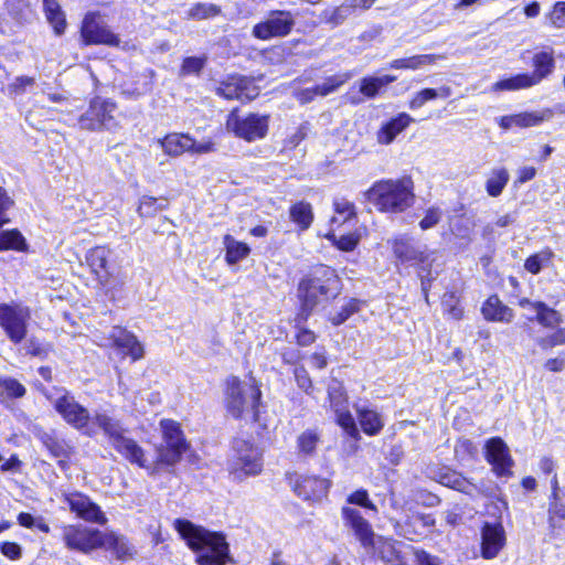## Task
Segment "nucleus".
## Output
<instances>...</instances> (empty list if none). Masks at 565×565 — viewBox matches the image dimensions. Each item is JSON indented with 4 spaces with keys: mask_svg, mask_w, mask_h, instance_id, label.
Wrapping results in <instances>:
<instances>
[{
    "mask_svg": "<svg viewBox=\"0 0 565 565\" xmlns=\"http://www.w3.org/2000/svg\"><path fill=\"white\" fill-rule=\"evenodd\" d=\"M175 530L196 553L199 565H225L230 559V546L224 534L194 525L186 520H175Z\"/></svg>",
    "mask_w": 565,
    "mask_h": 565,
    "instance_id": "1",
    "label": "nucleus"
},
{
    "mask_svg": "<svg viewBox=\"0 0 565 565\" xmlns=\"http://www.w3.org/2000/svg\"><path fill=\"white\" fill-rule=\"evenodd\" d=\"M364 195L381 212L401 213L414 203V184L408 177L381 180Z\"/></svg>",
    "mask_w": 565,
    "mask_h": 565,
    "instance_id": "2",
    "label": "nucleus"
},
{
    "mask_svg": "<svg viewBox=\"0 0 565 565\" xmlns=\"http://www.w3.org/2000/svg\"><path fill=\"white\" fill-rule=\"evenodd\" d=\"M262 393L254 377L249 381H241L236 376L226 380L225 408L227 414L234 418H243L252 414L256 419V408Z\"/></svg>",
    "mask_w": 565,
    "mask_h": 565,
    "instance_id": "3",
    "label": "nucleus"
},
{
    "mask_svg": "<svg viewBox=\"0 0 565 565\" xmlns=\"http://www.w3.org/2000/svg\"><path fill=\"white\" fill-rule=\"evenodd\" d=\"M94 422L104 431L113 447L130 463L150 469L142 448L135 440L125 436V429L118 419L104 412L96 411L94 413Z\"/></svg>",
    "mask_w": 565,
    "mask_h": 565,
    "instance_id": "4",
    "label": "nucleus"
},
{
    "mask_svg": "<svg viewBox=\"0 0 565 565\" xmlns=\"http://www.w3.org/2000/svg\"><path fill=\"white\" fill-rule=\"evenodd\" d=\"M55 411L73 428L83 431L87 436L96 434L94 415L90 416L88 409L81 405L73 395L63 391V394L53 402Z\"/></svg>",
    "mask_w": 565,
    "mask_h": 565,
    "instance_id": "5",
    "label": "nucleus"
},
{
    "mask_svg": "<svg viewBox=\"0 0 565 565\" xmlns=\"http://www.w3.org/2000/svg\"><path fill=\"white\" fill-rule=\"evenodd\" d=\"M160 426L163 444L157 448V463L173 466L181 459L182 454L188 448V444L175 422L163 419Z\"/></svg>",
    "mask_w": 565,
    "mask_h": 565,
    "instance_id": "6",
    "label": "nucleus"
},
{
    "mask_svg": "<svg viewBox=\"0 0 565 565\" xmlns=\"http://www.w3.org/2000/svg\"><path fill=\"white\" fill-rule=\"evenodd\" d=\"M163 152L170 157H180L188 152L191 154H206L216 150L215 142L211 139L196 141L188 134L173 132L159 139Z\"/></svg>",
    "mask_w": 565,
    "mask_h": 565,
    "instance_id": "7",
    "label": "nucleus"
},
{
    "mask_svg": "<svg viewBox=\"0 0 565 565\" xmlns=\"http://www.w3.org/2000/svg\"><path fill=\"white\" fill-rule=\"evenodd\" d=\"M234 452L231 472L236 479L256 476L262 471V452L257 447L244 439H236L234 441Z\"/></svg>",
    "mask_w": 565,
    "mask_h": 565,
    "instance_id": "8",
    "label": "nucleus"
},
{
    "mask_svg": "<svg viewBox=\"0 0 565 565\" xmlns=\"http://www.w3.org/2000/svg\"><path fill=\"white\" fill-rule=\"evenodd\" d=\"M226 127L233 131L236 137L246 141L263 139L268 131V116L259 114H249L245 117L232 111L226 121Z\"/></svg>",
    "mask_w": 565,
    "mask_h": 565,
    "instance_id": "9",
    "label": "nucleus"
},
{
    "mask_svg": "<svg viewBox=\"0 0 565 565\" xmlns=\"http://www.w3.org/2000/svg\"><path fill=\"white\" fill-rule=\"evenodd\" d=\"M116 104L99 97L94 98L88 110L79 117V126L86 130L114 129L118 126L114 117Z\"/></svg>",
    "mask_w": 565,
    "mask_h": 565,
    "instance_id": "10",
    "label": "nucleus"
},
{
    "mask_svg": "<svg viewBox=\"0 0 565 565\" xmlns=\"http://www.w3.org/2000/svg\"><path fill=\"white\" fill-rule=\"evenodd\" d=\"M30 310L20 305H0V327L13 343H20L26 335Z\"/></svg>",
    "mask_w": 565,
    "mask_h": 565,
    "instance_id": "11",
    "label": "nucleus"
},
{
    "mask_svg": "<svg viewBox=\"0 0 565 565\" xmlns=\"http://www.w3.org/2000/svg\"><path fill=\"white\" fill-rule=\"evenodd\" d=\"M295 17L290 11H271L265 21L254 25L253 35L259 40L287 36L295 26Z\"/></svg>",
    "mask_w": 565,
    "mask_h": 565,
    "instance_id": "12",
    "label": "nucleus"
},
{
    "mask_svg": "<svg viewBox=\"0 0 565 565\" xmlns=\"http://www.w3.org/2000/svg\"><path fill=\"white\" fill-rule=\"evenodd\" d=\"M104 533L82 525H67L63 530V540L70 550L89 553L103 545Z\"/></svg>",
    "mask_w": 565,
    "mask_h": 565,
    "instance_id": "13",
    "label": "nucleus"
},
{
    "mask_svg": "<svg viewBox=\"0 0 565 565\" xmlns=\"http://www.w3.org/2000/svg\"><path fill=\"white\" fill-rule=\"evenodd\" d=\"M81 36L85 44H106L110 46L119 45V38L113 33L103 18L96 13H88L85 15Z\"/></svg>",
    "mask_w": 565,
    "mask_h": 565,
    "instance_id": "14",
    "label": "nucleus"
},
{
    "mask_svg": "<svg viewBox=\"0 0 565 565\" xmlns=\"http://www.w3.org/2000/svg\"><path fill=\"white\" fill-rule=\"evenodd\" d=\"M328 277L326 284L320 278H307L299 284V296L302 299L305 311L311 310L318 302L319 296H333L338 290V279L332 274Z\"/></svg>",
    "mask_w": 565,
    "mask_h": 565,
    "instance_id": "15",
    "label": "nucleus"
},
{
    "mask_svg": "<svg viewBox=\"0 0 565 565\" xmlns=\"http://www.w3.org/2000/svg\"><path fill=\"white\" fill-rule=\"evenodd\" d=\"M63 502L78 518L93 523L105 524L107 519L100 508L94 503L87 495L73 491L62 493Z\"/></svg>",
    "mask_w": 565,
    "mask_h": 565,
    "instance_id": "16",
    "label": "nucleus"
},
{
    "mask_svg": "<svg viewBox=\"0 0 565 565\" xmlns=\"http://www.w3.org/2000/svg\"><path fill=\"white\" fill-rule=\"evenodd\" d=\"M505 531L500 522L484 523L481 529V556L495 558L505 545Z\"/></svg>",
    "mask_w": 565,
    "mask_h": 565,
    "instance_id": "17",
    "label": "nucleus"
},
{
    "mask_svg": "<svg viewBox=\"0 0 565 565\" xmlns=\"http://www.w3.org/2000/svg\"><path fill=\"white\" fill-rule=\"evenodd\" d=\"M486 458L498 476H510L513 460L507 444L499 437L491 438L486 444Z\"/></svg>",
    "mask_w": 565,
    "mask_h": 565,
    "instance_id": "18",
    "label": "nucleus"
},
{
    "mask_svg": "<svg viewBox=\"0 0 565 565\" xmlns=\"http://www.w3.org/2000/svg\"><path fill=\"white\" fill-rule=\"evenodd\" d=\"M109 345L116 348L124 356H130L132 361L143 358V345L135 334L120 327H114L109 334Z\"/></svg>",
    "mask_w": 565,
    "mask_h": 565,
    "instance_id": "19",
    "label": "nucleus"
},
{
    "mask_svg": "<svg viewBox=\"0 0 565 565\" xmlns=\"http://www.w3.org/2000/svg\"><path fill=\"white\" fill-rule=\"evenodd\" d=\"M341 514L344 525L353 532L362 546H371L375 535L371 524L362 516L361 512L350 505H344L341 510Z\"/></svg>",
    "mask_w": 565,
    "mask_h": 565,
    "instance_id": "20",
    "label": "nucleus"
},
{
    "mask_svg": "<svg viewBox=\"0 0 565 565\" xmlns=\"http://www.w3.org/2000/svg\"><path fill=\"white\" fill-rule=\"evenodd\" d=\"M329 480L316 476H301L294 486L296 494L307 501H318L327 495Z\"/></svg>",
    "mask_w": 565,
    "mask_h": 565,
    "instance_id": "21",
    "label": "nucleus"
},
{
    "mask_svg": "<svg viewBox=\"0 0 565 565\" xmlns=\"http://www.w3.org/2000/svg\"><path fill=\"white\" fill-rule=\"evenodd\" d=\"M399 543L384 537H373V544L365 547L385 565H406L405 556L398 548Z\"/></svg>",
    "mask_w": 565,
    "mask_h": 565,
    "instance_id": "22",
    "label": "nucleus"
},
{
    "mask_svg": "<svg viewBox=\"0 0 565 565\" xmlns=\"http://www.w3.org/2000/svg\"><path fill=\"white\" fill-rule=\"evenodd\" d=\"M110 250L105 246H96L86 254V263L102 286H106L109 279L108 259Z\"/></svg>",
    "mask_w": 565,
    "mask_h": 565,
    "instance_id": "23",
    "label": "nucleus"
},
{
    "mask_svg": "<svg viewBox=\"0 0 565 565\" xmlns=\"http://www.w3.org/2000/svg\"><path fill=\"white\" fill-rule=\"evenodd\" d=\"M548 111H545V113H536V111H531V113H520V114H514V115H509V116H502L500 118H498V124L499 126L504 129V130H509L513 127H520V128H527V127H533V126H536L539 124H541L543 120H545L546 118H548V116H546Z\"/></svg>",
    "mask_w": 565,
    "mask_h": 565,
    "instance_id": "24",
    "label": "nucleus"
},
{
    "mask_svg": "<svg viewBox=\"0 0 565 565\" xmlns=\"http://www.w3.org/2000/svg\"><path fill=\"white\" fill-rule=\"evenodd\" d=\"M481 312L488 321L510 323L514 318L513 310L503 305L497 295L490 296L484 301Z\"/></svg>",
    "mask_w": 565,
    "mask_h": 565,
    "instance_id": "25",
    "label": "nucleus"
},
{
    "mask_svg": "<svg viewBox=\"0 0 565 565\" xmlns=\"http://www.w3.org/2000/svg\"><path fill=\"white\" fill-rule=\"evenodd\" d=\"M413 118L405 114L401 113L395 118L391 119L386 124H384L376 134L377 142L381 145H390L393 140L398 136L403 130H405Z\"/></svg>",
    "mask_w": 565,
    "mask_h": 565,
    "instance_id": "26",
    "label": "nucleus"
},
{
    "mask_svg": "<svg viewBox=\"0 0 565 565\" xmlns=\"http://www.w3.org/2000/svg\"><path fill=\"white\" fill-rule=\"evenodd\" d=\"M247 84L245 78L233 75L228 81L221 83L216 93L226 99H250L255 94L248 92Z\"/></svg>",
    "mask_w": 565,
    "mask_h": 565,
    "instance_id": "27",
    "label": "nucleus"
},
{
    "mask_svg": "<svg viewBox=\"0 0 565 565\" xmlns=\"http://www.w3.org/2000/svg\"><path fill=\"white\" fill-rule=\"evenodd\" d=\"M150 79L149 73H124L119 88L125 95L139 96L148 92Z\"/></svg>",
    "mask_w": 565,
    "mask_h": 565,
    "instance_id": "28",
    "label": "nucleus"
},
{
    "mask_svg": "<svg viewBox=\"0 0 565 565\" xmlns=\"http://www.w3.org/2000/svg\"><path fill=\"white\" fill-rule=\"evenodd\" d=\"M545 73L518 74L513 77L500 81L493 85L494 90H516L531 87L540 83Z\"/></svg>",
    "mask_w": 565,
    "mask_h": 565,
    "instance_id": "29",
    "label": "nucleus"
},
{
    "mask_svg": "<svg viewBox=\"0 0 565 565\" xmlns=\"http://www.w3.org/2000/svg\"><path fill=\"white\" fill-rule=\"evenodd\" d=\"M393 253L401 263H424L426 258L423 252L403 237L393 241Z\"/></svg>",
    "mask_w": 565,
    "mask_h": 565,
    "instance_id": "30",
    "label": "nucleus"
},
{
    "mask_svg": "<svg viewBox=\"0 0 565 565\" xmlns=\"http://www.w3.org/2000/svg\"><path fill=\"white\" fill-rule=\"evenodd\" d=\"M444 58L441 56L436 55H414L403 58L394 60L391 63L392 68L396 70H417V68H424L429 66H439L438 61H443Z\"/></svg>",
    "mask_w": 565,
    "mask_h": 565,
    "instance_id": "31",
    "label": "nucleus"
},
{
    "mask_svg": "<svg viewBox=\"0 0 565 565\" xmlns=\"http://www.w3.org/2000/svg\"><path fill=\"white\" fill-rule=\"evenodd\" d=\"M356 414L362 430L369 436L377 435L384 427L382 415L374 409L358 407Z\"/></svg>",
    "mask_w": 565,
    "mask_h": 565,
    "instance_id": "32",
    "label": "nucleus"
},
{
    "mask_svg": "<svg viewBox=\"0 0 565 565\" xmlns=\"http://www.w3.org/2000/svg\"><path fill=\"white\" fill-rule=\"evenodd\" d=\"M43 8L46 20L52 25L55 34H63L67 24L60 3L56 0H43Z\"/></svg>",
    "mask_w": 565,
    "mask_h": 565,
    "instance_id": "33",
    "label": "nucleus"
},
{
    "mask_svg": "<svg viewBox=\"0 0 565 565\" xmlns=\"http://www.w3.org/2000/svg\"><path fill=\"white\" fill-rule=\"evenodd\" d=\"M104 547L110 552H113L117 558H127L132 556L134 548L129 545L128 541L120 535L115 533H104L103 545Z\"/></svg>",
    "mask_w": 565,
    "mask_h": 565,
    "instance_id": "34",
    "label": "nucleus"
},
{
    "mask_svg": "<svg viewBox=\"0 0 565 565\" xmlns=\"http://www.w3.org/2000/svg\"><path fill=\"white\" fill-rule=\"evenodd\" d=\"M28 247L26 239L19 230L13 228L0 232V252H26Z\"/></svg>",
    "mask_w": 565,
    "mask_h": 565,
    "instance_id": "35",
    "label": "nucleus"
},
{
    "mask_svg": "<svg viewBox=\"0 0 565 565\" xmlns=\"http://www.w3.org/2000/svg\"><path fill=\"white\" fill-rule=\"evenodd\" d=\"M225 246V259L228 264H236L239 260L246 258L250 252L247 244L236 241L231 235H225L223 239Z\"/></svg>",
    "mask_w": 565,
    "mask_h": 565,
    "instance_id": "36",
    "label": "nucleus"
},
{
    "mask_svg": "<svg viewBox=\"0 0 565 565\" xmlns=\"http://www.w3.org/2000/svg\"><path fill=\"white\" fill-rule=\"evenodd\" d=\"M533 310L536 312L535 320L545 328H554L563 321L558 311L542 301H535Z\"/></svg>",
    "mask_w": 565,
    "mask_h": 565,
    "instance_id": "37",
    "label": "nucleus"
},
{
    "mask_svg": "<svg viewBox=\"0 0 565 565\" xmlns=\"http://www.w3.org/2000/svg\"><path fill=\"white\" fill-rule=\"evenodd\" d=\"M510 174L505 168L493 169L486 181L487 193L492 198L499 196L508 184Z\"/></svg>",
    "mask_w": 565,
    "mask_h": 565,
    "instance_id": "38",
    "label": "nucleus"
},
{
    "mask_svg": "<svg viewBox=\"0 0 565 565\" xmlns=\"http://www.w3.org/2000/svg\"><path fill=\"white\" fill-rule=\"evenodd\" d=\"M291 221L297 224L300 231H305L310 227L313 221L312 207L307 202H298L294 204L289 210Z\"/></svg>",
    "mask_w": 565,
    "mask_h": 565,
    "instance_id": "39",
    "label": "nucleus"
},
{
    "mask_svg": "<svg viewBox=\"0 0 565 565\" xmlns=\"http://www.w3.org/2000/svg\"><path fill=\"white\" fill-rule=\"evenodd\" d=\"M6 6L10 17L19 23L29 22L34 17L29 0H7Z\"/></svg>",
    "mask_w": 565,
    "mask_h": 565,
    "instance_id": "40",
    "label": "nucleus"
},
{
    "mask_svg": "<svg viewBox=\"0 0 565 565\" xmlns=\"http://www.w3.org/2000/svg\"><path fill=\"white\" fill-rule=\"evenodd\" d=\"M328 398L333 412H340L348 407V396L341 382L332 379L328 385Z\"/></svg>",
    "mask_w": 565,
    "mask_h": 565,
    "instance_id": "41",
    "label": "nucleus"
},
{
    "mask_svg": "<svg viewBox=\"0 0 565 565\" xmlns=\"http://www.w3.org/2000/svg\"><path fill=\"white\" fill-rule=\"evenodd\" d=\"M168 207V202L166 199H156L153 196L145 195L140 199L138 205V214L141 217H152L158 212L166 210Z\"/></svg>",
    "mask_w": 565,
    "mask_h": 565,
    "instance_id": "42",
    "label": "nucleus"
},
{
    "mask_svg": "<svg viewBox=\"0 0 565 565\" xmlns=\"http://www.w3.org/2000/svg\"><path fill=\"white\" fill-rule=\"evenodd\" d=\"M320 443V434L315 429L302 431L297 438V447L300 454L311 456Z\"/></svg>",
    "mask_w": 565,
    "mask_h": 565,
    "instance_id": "43",
    "label": "nucleus"
},
{
    "mask_svg": "<svg viewBox=\"0 0 565 565\" xmlns=\"http://www.w3.org/2000/svg\"><path fill=\"white\" fill-rule=\"evenodd\" d=\"M329 239H332L333 243L342 250H353L355 246L358 245L361 233L360 232H353V233H339L337 234V230L332 228L330 233L327 235Z\"/></svg>",
    "mask_w": 565,
    "mask_h": 565,
    "instance_id": "44",
    "label": "nucleus"
},
{
    "mask_svg": "<svg viewBox=\"0 0 565 565\" xmlns=\"http://www.w3.org/2000/svg\"><path fill=\"white\" fill-rule=\"evenodd\" d=\"M547 514L548 524L553 531L556 529H564L563 524H561V521H565V503L561 500V498L550 499Z\"/></svg>",
    "mask_w": 565,
    "mask_h": 565,
    "instance_id": "45",
    "label": "nucleus"
},
{
    "mask_svg": "<svg viewBox=\"0 0 565 565\" xmlns=\"http://www.w3.org/2000/svg\"><path fill=\"white\" fill-rule=\"evenodd\" d=\"M450 95V89L441 87L439 89L425 88L417 93V95L411 100L409 107L412 109L420 108L426 102L435 99L436 97L446 98Z\"/></svg>",
    "mask_w": 565,
    "mask_h": 565,
    "instance_id": "46",
    "label": "nucleus"
},
{
    "mask_svg": "<svg viewBox=\"0 0 565 565\" xmlns=\"http://www.w3.org/2000/svg\"><path fill=\"white\" fill-rule=\"evenodd\" d=\"M352 12L353 9L347 0L344 3L332 10H326L323 12V20L332 26H337L342 24L352 14Z\"/></svg>",
    "mask_w": 565,
    "mask_h": 565,
    "instance_id": "47",
    "label": "nucleus"
},
{
    "mask_svg": "<svg viewBox=\"0 0 565 565\" xmlns=\"http://www.w3.org/2000/svg\"><path fill=\"white\" fill-rule=\"evenodd\" d=\"M334 414L338 425L343 428L347 435L353 438L354 440H359L360 433L349 408L347 407L341 409L340 412H334Z\"/></svg>",
    "mask_w": 565,
    "mask_h": 565,
    "instance_id": "48",
    "label": "nucleus"
},
{
    "mask_svg": "<svg viewBox=\"0 0 565 565\" xmlns=\"http://www.w3.org/2000/svg\"><path fill=\"white\" fill-rule=\"evenodd\" d=\"M553 258V252L550 249L541 250L530 256L524 264V267L531 274H539L543 267H546Z\"/></svg>",
    "mask_w": 565,
    "mask_h": 565,
    "instance_id": "49",
    "label": "nucleus"
},
{
    "mask_svg": "<svg viewBox=\"0 0 565 565\" xmlns=\"http://www.w3.org/2000/svg\"><path fill=\"white\" fill-rule=\"evenodd\" d=\"M221 8L214 3H195L188 11V18L194 20H203L218 15Z\"/></svg>",
    "mask_w": 565,
    "mask_h": 565,
    "instance_id": "50",
    "label": "nucleus"
},
{
    "mask_svg": "<svg viewBox=\"0 0 565 565\" xmlns=\"http://www.w3.org/2000/svg\"><path fill=\"white\" fill-rule=\"evenodd\" d=\"M25 387L14 379L6 377L0 379V398L4 393L8 397L20 398L25 395Z\"/></svg>",
    "mask_w": 565,
    "mask_h": 565,
    "instance_id": "51",
    "label": "nucleus"
},
{
    "mask_svg": "<svg viewBox=\"0 0 565 565\" xmlns=\"http://www.w3.org/2000/svg\"><path fill=\"white\" fill-rule=\"evenodd\" d=\"M395 81V77H367L363 79V83L361 85V92L366 95L367 97H373L376 95L379 89L383 87L384 85Z\"/></svg>",
    "mask_w": 565,
    "mask_h": 565,
    "instance_id": "52",
    "label": "nucleus"
},
{
    "mask_svg": "<svg viewBox=\"0 0 565 565\" xmlns=\"http://www.w3.org/2000/svg\"><path fill=\"white\" fill-rule=\"evenodd\" d=\"M359 310V302L355 299H350L340 309L339 312L330 318L333 326H340L345 322L353 313Z\"/></svg>",
    "mask_w": 565,
    "mask_h": 565,
    "instance_id": "53",
    "label": "nucleus"
},
{
    "mask_svg": "<svg viewBox=\"0 0 565 565\" xmlns=\"http://www.w3.org/2000/svg\"><path fill=\"white\" fill-rule=\"evenodd\" d=\"M532 62L536 71H550V68L555 67L552 50H543L534 53Z\"/></svg>",
    "mask_w": 565,
    "mask_h": 565,
    "instance_id": "54",
    "label": "nucleus"
},
{
    "mask_svg": "<svg viewBox=\"0 0 565 565\" xmlns=\"http://www.w3.org/2000/svg\"><path fill=\"white\" fill-rule=\"evenodd\" d=\"M13 206V199L4 188L0 186V227L10 222L9 212Z\"/></svg>",
    "mask_w": 565,
    "mask_h": 565,
    "instance_id": "55",
    "label": "nucleus"
},
{
    "mask_svg": "<svg viewBox=\"0 0 565 565\" xmlns=\"http://www.w3.org/2000/svg\"><path fill=\"white\" fill-rule=\"evenodd\" d=\"M546 19L554 28H565V1L556 2L551 12L546 15Z\"/></svg>",
    "mask_w": 565,
    "mask_h": 565,
    "instance_id": "56",
    "label": "nucleus"
},
{
    "mask_svg": "<svg viewBox=\"0 0 565 565\" xmlns=\"http://www.w3.org/2000/svg\"><path fill=\"white\" fill-rule=\"evenodd\" d=\"M564 344H565V327L557 329L552 334L546 335L539 341V345L542 349H551V348L564 345Z\"/></svg>",
    "mask_w": 565,
    "mask_h": 565,
    "instance_id": "57",
    "label": "nucleus"
},
{
    "mask_svg": "<svg viewBox=\"0 0 565 565\" xmlns=\"http://www.w3.org/2000/svg\"><path fill=\"white\" fill-rule=\"evenodd\" d=\"M334 210L337 214L343 216V223L355 222L354 205L351 202L347 200L337 201Z\"/></svg>",
    "mask_w": 565,
    "mask_h": 565,
    "instance_id": "58",
    "label": "nucleus"
},
{
    "mask_svg": "<svg viewBox=\"0 0 565 565\" xmlns=\"http://www.w3.org/2000/svg\"><path fill=\"white\" fill-rule=\"evenodd\" d=\"M348 503L349 504H356L373 511H376V507L374 503L369 499V493L366 490H356L353 493H351L348 497Z\"/></svg>",
    "mask_w": 565,
    "mask_h": 565,
    "instance_id": "59",
    "label": "nucleus"
},
{
    "mask_svg": "<svg viewBox=\"0 0 565 565\" xmlns=\"http://www.w3.org/2000/svg\"><path fill=\"white\" fill-rule=\"evenodd\" d=\"M441 218V211L437 207H430L427 210L424 218L419 222L422 230L426 231L439 223Z\"/></svg>",
    "mask_w": 565,
    "mask_h": 565,
    "instance_id": "60",
    "label": "nucleus"
},
{
    "mask_svg": "<svg viewBox=\"0 0 565 565\" xmlns=\"http://www.w3.org/2000/svg\"><path fill=\"white\" fill-rule=\"evenodd\" d=\"M413 564L412 565H441L438 557L433 556L422 550H413Z\"/></svg>",
    "mask_w": 565,
    "mask_h": 565,
    "instance_id": "61",
    "label": "nucleus"
},
{
    "mask_svg": "<svg viewBox=\"0 0 565 565\" xmlns=\"http://www.w3.org/2000/svg\"><path fill=\"white\" fill-rule=\"evenodd\" d=\"M295 377L298 386L309 394L312 390V382L306 369L302 366L296 367Z\"/></svg>",
    "mask_w": 565,
    "mask_h": 565,
    "instance_id": "62",
    "label": "nucleus"
},
{
    "mask_svg": "<svg viewBox=\"0 0 565 565\" xmlns=\"http://www.w3.org/2000/svg\"><path fill=\"white\" fill-rule=\"evenodd\" d=\"M451 478H455V483H451V488L457 489L458 491L472 494L477 487L469 482L467 479L462 478L459 475L451 473Z\"/></svg>",
    "mask_w": 565,
    "mask_h": 565,
    "instance_id": "63",
    "label": "nucleus"
},
{
    "mask_svg": "<svg viewBox=\"0 0 565 565\" xmlns=\"http://www.w3.org/2000/svg\"><path fill=\"white\" fill-rule=\"evenodd\" d=\"M0 551L10 559H19L21 557V546L13 542H4L0 544Z\"/></svg>",
    "mask_w": 565,
    "mask_h": 565,
    "instance_id": "64",
    "label": "nucleus"
}]
</instances>
